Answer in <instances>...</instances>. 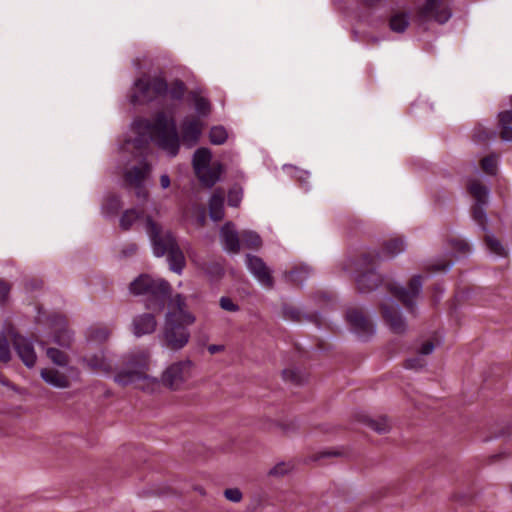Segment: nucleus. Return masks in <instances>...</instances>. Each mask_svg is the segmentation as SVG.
<instances>
[{
  "mask_svg": "<svg viewBox=\"0 0 512 512\" xmlns=\"http://www.w3.org/2000/svg\"><path fill=\"white\" fill-rule=\"evenodd\" d=\"M204 128V122L196 116H186L180 125L181 138L185 145L192 147L195 145Z\"/></svg>",
  "mask_w": 512,
  "mask_h": 512,
  "instance_id": "2eb2a0df",
  "label": "nucleus"
},
{
  "mask_svg": "<svg viewBox=\"0 0 512 512\" xmlns=\"http://www.w3.org/2000/svg\"><path fill=\"white\" fill-rule=\"evenodd\" d=\"M67 371L72 372V371H74V369H73L72 367H68V368H67Z\"/></svg>",
  "mask_w": 512,
  "mask_h": 512,
  "instance_id": "5fc2aeb1",
  "label": "nucleus"
},
{
  "mask_svg": "<svg viewBox=\"0 0 512 512\" xmlns=\"http://www.w3.org/2000/svg\"><path fill=\"white\" fill-rule=\"evenodd\" d=\"M141 213L137 208L126 210L120 218V227L123 230H128L134 222L140 219Z\"/></svg>",
  "mask_w": 512,
  "mask_h": 512,
  "instance_id": "c85d7f7f",
  "label": "nucleus"
},
{
  "mask_svg": "<svg viewBox=\"0 0 512 512\" xmlns=\"http://www.w3.org/2000/svg\"><path fill=\"white\" fill-rule=\"evenodd\" d=\"M299 465L294 460L280 461L272 466L267 476L270 478H292L297 476Z\"/></svg>",
  "mask_w": 512,
  "mask_h": 512,
  "instance_id": "412c9836",
  "label": "nucleus"
},
{
  "mask_svg": "<svg viewBox=\"0 0 512 512\" xmlns=\"http://www.w3.org/2000/svg\"><path fill=\"white\" fill-rule=\"evenodd\" d=\"M348 324L359 337H368L375 331L373 322L359 308H349L346 313Z\"/></svg>",
  "mask_w": 512,
  "mask_h": 512,
  "instance_id": "4468645a",
  "label": "nucleus"
},
{
  "mask_svg": "<svg viewBox=\"0 0 512 512\" xmlns=\"http://www.w3.org/2000/svg\"><path fill=\"white\" fill-rule=\"evenodd\" d=\"M434 348H435V345L431 341H425L424 343H422L418 349V353L420 356H417L415 358H411V359L407 360V364H406L407 368H410V369L422 368L425 363L422 360L421 356L431 354L433 352Z\"/></svg>",
  "mask_w": 512,
  "mask_h": 512,
  "instance_id": "393cba45",
  "label": "nucleus"
},
{
  "mask_svg": "<svg viewBox=\"0 0 512 512\" xmlns=\"http://www.w3.org/2000/svg\"><path fill=\"white\" fill-rule=\"evenodd\" d=\"M406 249V244L404 240L400 237H395L387 240L384 243L383 249L381 253L370 252L372 256H374L375 260L378 259H389L393 258Z\"/></svg>",
  "mask_w": 512,
  "mask_h": 512,
  "instance_id": "4be33fe9",
  "label": "nucleus"
},
{
  "mask_svg": "<svg viewBox=\"0 0 512 512\" xmlns=\"http://www.w3.org/2000/svg\"><path fill=\"white\" fill-rule=\"evenodd\" d=\"M220 240L225 251L237 253L240 249L239 234L232 222H227L220 230Z\"/></svg>",
  "mask_w": 512,
  "mask_h": 512,
  "instance_id": "6ab92c4d",
  "label": "nucleus"
},
{
  "mask_svg": "<svg viewBox=\"0 0 512 512\" xmlns=\"http://www.w3.org/2000/svg\"><path fill=\"white\" fill-rule=\"evenodd\" d=\"M53 330L52 342L61 346L69 347L72 341V332L66 327L65 319L62 316L54 315L50 319Z\"/></svg>",
  "mask_w": 512,
  "mask_h": 512,
  "instance_id": "a211bd4d",
  "label": "nucleus"
},
{
  "mask_svg": "<svg viewBox=\"0 0 512 512\" xmlns=\"http://www.w3.org/2000/svg\"><path fill=\"white\" fill-rule=\"evenodd\" d=\"M348 453L345 449L343 448H336V449H330V450H323L321 453H320V458H325V457H343V456H346Z\"/></svg>",
  "mask_w": 512,
  "mask_h": 512,
  "instance_id": "a19ab883",
  "label": "nucleus"
},
{
  "mask_svg": "<svg viewBox=\"0 0 512 512\" xmlns=\"http://www.w3.org/2000/svg\"><path fill=\"white\" fill-rule=\"evenodd\" d=\"M220 307L223 310L229 311V312H236L239 310V306L235 304L229 297H221L220 298Z\"/></svg>",
  "mask_w": 512,
  "mask_h": 512,
  "instance_id": "ea45409f",
  "label": "nucleus"
},
{
  "mask_svg": "<svg viewBox=\"0 0 512 512\" xmlns=\"http://www.w3.org/2000/svg\"><path fill=\"white\" fill-rule=\"evenodd\" d=\"M241 239L247 248H258L262 244L260 236L254 231H243Z\"/></svg>",
  "mask_w": 512,
  "mask_h": 512,
  "instance_id": "2f4dec72",
  "label": "nucleus"
},
{
  "mask_svg": "<svg viewBox=\"0 0 512 512\" xmlns=\"http://www.w3.org/2000/svg\"><path fill=\"white\" fill-rule=\"evenodd\" d=\"M151 353L148 349H134L124 357V368L115 375V382L121 386L135 385L136 388L154 393L164 385L170 390L180 391L187 387L194 377L195 364L190 359L172 362L162 372L160 379L148 374Z\"/></svg>",
  "mask_w": 512,
  "mask_h": 512,
  "instance_id": "f03ea898",
  "label": "nucleus"
},
{
  "mask_svg": "<svg viewBox=\"0 0 512 512\" xmlns=\"http://www.w3.org/2000/svg\"><path fill=\"white\" fill-rule=\"evenodd\" d=\"M10 291V286L3 280H0V299L3 300L7 297Z\"/></svg>",
  "mask_w": 512,
  "mask_h": 512,
  "instance_id": "c03bdc74",
  "label": "nucleus"
},
{
  "mask_svg": "<svg viewBox=\"0 0 512 512\" xmlns=\"http://www.w3.org/2000/svg\"><path fill=\"white\" fill-rule=\"evenodd\" d=\"M47 357L51 360V362L59 367H67L68 365V356L65 352L57 349V348H47L46 350Z\"/></svg>",
  "mask_w": 512,
  "mask_h": 512,
  "instance_id": "7c9ffc66",
  "label": "nucleus"
},
{
  "mask_svg": "<svg viewBox=\"0 0 512 512\" xmlns=\"http://www.w3.org/2000/svg\"><path fill=\"white\" fill-rule=\"evenodd\" d=\"M311 268L307 265H300L289 272V278L298 283H302L310 274Z\"/></svg>",
  "mask_w": 512,
  "mask_h": 512,
  "instance_id": "72a5a7b5",
  "label": "nucleus"
},
{
  "mask_svg": "<svg viewBox=\"0 0 512 512\" xmlns=\"http://www.w3.org/2000/svg\"><path fill=\"white\" fill-rule=\"evenodd\" d=\"M207 350H208V352L210 354H216L218 352L223 351L224 350V346L223 345L212 344V345L208 346Z\"/></svg>",
  "mask_w": 512,
  "mask_h": 512,
  "instance_id": "49530a36",
  "label": "nucleus"
},
{
  "mask_svg": "<svg viewBox=\"0 0 512 512\" xmlns=\"http://www.w3.org/2000/svg\"><path fill=\"white\" fill-rule=\"evenodd\" d=\"M120 198L116 195H108L102 204V213L104 216L109 217L117 214L121 208Z\"/></svg>",
  "mask_w": 512,
  "mask_h": 512,
  "instance_id": "cd10ccee",
  "label": "nucleus"
},
{
  "mask_svg": "<svg viewBox=\"0 0 512 512\" xmlns=\"http://www.w3.org/2000/svg\"><path fill=\"white\" fill-rule=\"evenodd\" d=\"M40 375L45 383L54 388L65 389L70 387L71 383L69 376L64 372H61L59 369L43 368Z\"/></svg>",
  "mask_w": 512,
  "mask_h": 512,
  "instance_id": "aec40b11",
  "label": "nucleus"
},
{
  "mask_svg": "<svg viewBox=\"0 0 512 512\" xmlns=\"http://www.w3.org/2000/svg\"><path fill=\"white\" fill-rule=\"evenodd\" d=\"M246 265L250 273L262 286L268 288L273 286V279L271 277L270 270L261 258L253 255H247Z\"/></svg>",
  "mask_w": 512,
  "mask_h": 512,
  "instance_id": "dca6fc26",
  "label": "nucleus"
},
{
  "mask_svg": "<svg viewBox=\"0 0 512 512\" xmlns=\"http://www.w3.org/2000/svg\"><path fill=\"white\" fill-rule=\"evenodd\" d=\"M242 199V191L240 188H233L228 193V204L237 207Z\"/></svg>",
  "mask_w": 512,
  "mask_h": 512,
  "instance_id": "4c0bfd02",
  "label": "nucleus"
},
{
  "mask_svg": "<svg viewBox=\"0 0 512 512\" xmlns=\"http://www.w3.org/2000/svg\"><path fill=\"white\" fill-rule=\"evenodd\" d=\"M186 298L176 294L168 302V311L159 340L162 347L172 350H182L190 340L187 326L195 323L196 317L186 309Z\"/></svg>",
  "mask_w": 512,
  "mask_h": 512,
  "instance_id": "20e7f679",
  "label": "nucleus"
},
{
  "mask_svg": "<svg viewBox=\"0 0 512 512\" xmlns=\"http://www.w3.org/2000/svg\"><path fill=\"white\" fill-rule=\"evenodd\" d=\"M468 191L476 202L473 210V218L482 226L483 230L486 231L484 224L487 221V217L483 206L487 203L489 190L479 179H472L468 182Z\"/></svg>",
  "mask_w": 512,
  "mask_h": 512,
  "instance_id": "9b49d317",
  "label": "nucleus"
},
{
  "mask_svg": "<svg viewBox=\"0 0 512 512\" xmlns=\"http://www.w3.org/2000/svg\"><path fill=\"white\" fill-rule=\"evenodd\" d=\"M380 312L394 333H403L406 330V322L402 317L398 304L389 297H384L380 301Z\"/></svg>",
  "mask_w": 512,
  "mask_h": 512,
  "instance_id": "f8f14e48",
  "label": "nucleus"
},
{
  "mask_svg": "<svg viewBox=\"0 0 512 512\" xmlns=\"http://www.w3.org/2000/svg\"><path fill=\"white\" fill-rule=\"evenodd\" d=\"M211 152L207 148H199L193 155V168L199 181L212 187L223 172V167L219 162H211Z\"/></svg>",
  "mask_w": 512,
  "mask_h": 512,
  "instance_id": "1a4fd4ad",
  "label": "nucleus"
},
{
  "mask_svg": "<svg viewBox=\"0 0 512 512\" xmlns=\"http://www.w3.org/2000/svg\"><path fill=\"white\" fill-rule=\"evenodd\" d=\"M128 353L122 356V367L118 370L114 367V361L112 358L108 357L104 351H99L97 353L86 355L83 357V364L92 370L94 373L99 375H111L114 373V376L118 373V371L122 370L124 366V357Z\"/></svg>",
  "mask_w": 512,
  "mask_h": 512,
  "instance_id": "ddd939ff",
  "label": "nucleus"
},
{
  "mask_svg": "<svg viewBox=\"0 0 512 512\" xmlns=\"http://www.w3.org/2000/svg\"><path fill=\"white\" fill-rule=\"evenodd\" d=\"M367 425L379 434L387 433L390 429L389 423L385 418L368 419Z\"/></svg>",
  "mask_w": 512,
  "mask_h": 512,
  "instance_id": "f704fd0d",
  "label": "nucleus"
},
{
  "mask_svg": "<svg viewBox=\"0 0 512 512\" xmlns=\"http://www.w3.org/2000/svg\"><path fill=\"white\" fill-rule=\"evenodd\" d=\"M130 292L134 295L147 296L146 308L160 312L164 309L170 285L163 279L142 274L131 282Z\"/></svg>",
  "mask_w": 512,
  "mask_h": 512,
  "instance_id": "0eeeda50",
  "label": "nucleus"
},
{
  "mask_svg": "<svg viewBox=\"0 0 512 512\" xmlns=\"http://www.w3.org/2000/svg\"><path fill=\"white\" fill-rule=\"evenodd\" d=\"M459 245V249L463 252H465L468 249V245L466 243L460 242Z\"/></svg>",
  "mask_w": 512,
  "mask_h": 512,
  "instance_id": "3c124183",
  "label": "nucleus"
},
{
  "mask_svg": "<svg viewBox=\"0 0 512 512\" xmlns=\"http://www.w3.org/2000/svg\"><path fill=\"white\" fill-rule=\"evenodd\" d=\"M157 328V320L152 313L136 315L131 323V331L137 338L152 334Z\"/></svg>",
  "mask_w": 512,
  "mask_h": 512,
  "instance_id": "f3484780",
  "label": "nucleus"
},
{
  "mask_svg": "<svg viewBox=\"0 0 512 512\" xmlns=\"http://www.w3.org/2000/svg\"><path fill=\"white\" fill-rule=\"evenodd\" d=\"M206 222V211L203 207L195 208V223L198 226H203Z\"/></svg>",
  "mask_w": 512,
  "mask_h": 512,
  "instance_id": "79ce46f5",
  "label": "nucleus"
},
{
  "mask_svg": "<svg viewBox=\"0 0 512 512\" xmlns=\"http://www.w3.org/2000/svg\"><path fill=\"white\" fill-rule=\"evenodd\" d=\"M417 16L420 23L434 20L443 24L451 18L452 12L449 4L445 0H426L425 3L419 7Z\"/></svg>",
  "mask_w": 512,
  "mask_h": 512,
  "instance_id": "9d476101",
  "label": "nucleus"
},
{
  "mask_svg": "<svg viewBox=\"0 0 512 512\" xmlns=\"http://www.w3.org/2000/svg\"><path fill=\"white\" fill-rule=\"evenodd\" d=\"M209 216L214 221H219L224 216V192L216 190L209 201Z\"/></svg>",
  "mask_w": 512,
  "mask_h": 512,
  "instance_id": "5701e85b",
  "label": "nucleus"
},
{
  "mask_svg": "<svg viewBox=\"0 0 512 512\" xmlns=\"http://www.w3.org/2000/svg\"><path fill=\"white\" fill-rule=\"evenodd\" d=\"M227 132L222 126H214L209 132L211 143L215 145L223 144L227 139Z\"/></svg>",
  "mask_w": 512,
  "mask_h": 512,
  "instance_id": "473e14b6",
  "label": "nucleus"
},
{
  "mask_svg": "<svg viewBox=\"0 0 512 512\" xmlns=\"http://www.w3.org/2000/svg\"><path fill=\"white\" fill-rule=\"evenodd\" d=\"M491 136H492V133H489V132H483V135L478 134L477 132L475 133V137L479 140H486V139L490 138Z\"/></svg>",
  "mask_w": 512,
  "mask_h": 512,
  "instance_id": "09e8293b",
  "label": "nucleus"
},
{
  "mask_svg": "<svg viewBox=\"0 0 512 512\" xmlns=\"http://www.w3.org/2000/svg\"><path fill=\"white\" fill-rule=\"evenodd\" d=\"M498 457H499V455H493V456L489 457V459H488V460H489L490 462H493V461H495Z\"/></svg>",
  "mask_w": 512,
  "mask_h": 512,
  "instance_id": "864d4df0",
  "label": "nucleus"
},
{
  "mask_svg": "<svg viewBox=\"0 0 512 512\" xmlns=\"http://www.w3.org/2000/svg\"><path fill=\"white\" fill-rule=\"evenodd\" d=\"M194 101V108L197 113L196 117H199L200 119L202 117H207L211 112V105L210 102L200 95H194L193 96Z\"/></svg>",
  "mask_w": 512,
  "mask_h": 512,
  "instance_id": "c756f323",
  "label": "nucleus"
},
{
  "mask_svg": "<svg viewBox=\"0 0 512 512\" xmlns=\"http://www.w3.org/2000/svg\"><path fill=\"white\" fill-rule=\"evenodd\" d=\"M283 169L287 171L289 174L297 177V179L304 185L306 180L310 177V173L308 171L299 170L291 165H284Z\"/></svg>",
  "mask_w": 512,
  "mask_h": 512,
  "instance_id": "e433bc0d",
  "label": "nucleus"
},
{
  "mask_svg": "<svg viewBox=\"0 0 512 512\" xmlns=\"http://www.w3.org/2000/svg\"><path fill=\"white\" fill-rule=\"evenodd\" d=\"M137 250V245L132 243V244H129L123 251L122 253L125 255V256H128V255H132L136 252Z\"/></svg>",
  "mask_w": 512,
  "mask_h": 512,
  "instance_id": "de8ad7c7",
  "label": "nucleus"
},
{
  "mask_svg": "<svg viewBox=\"0 0 512 512\" xmlns=\"http://www.w3.org/2000/svg\"><path fill=\"white\" fill-rule=\"evenodd\" d=\"M184 93L185 85L182 81L175 80L168 86L161 77L143 76L134 82L129 101L133 105L145 104L166 94L173 100H180Z\"/></svg>",
  "mask_w": 512,
  "mask_h": 512,
  "instance_id": "423d86ee",
  "label": "nucleus"
},
{
  "mask_svg": "<svg viewBox=\"0 0 512 512\" xmlns=\"http://www.w3.org/2000/svg\"><path fill=\"white\" fill-rule=\"evenodd\" d=\"M367 5L372 6L378 3L380 0H363Z\"/></svg>",
  "mask_w": 512,
  "mask_h": 512,
  "instance_id": "603ef678",
  "label": "nucleus"
},
{
  "mask_svg": "<svg viewBox=\"0 0 512 512\" xmlns=\"http://www.w3.org/2000/svg\"><path fill=\"white\" fill-rule=\"evenodd\" d=\"M484 240L486 248L491 254L497 257H506L508 255L507 249L493 233L487 232Z\"/></svg>",
  "mask_w": 512,
  "mask_h": 512,
  "instance_id": "a878e982",
  "label": "nucleus"
},
{
  "mask_svg": "<svg viewBox=\"0 0 512 512\" xmlns=\"http://www.w3.org/2000/svg\"><path fill=\"white\" fill-rule=\"evenodd\" d=\"M283 376L288 381L300 383L299 372L296 370H293V369L284 370Z\"/></svg>",
  "mask_w": 512,
  "mask_h": 512,
  "instance_id": "37998d69",
  "label": "nucleus"
},
{
  "mask_svg": "<svg viewBox=\"0 0 512 512\" xmlns=\"http://www.w3.org/2000/svg\"><path fill=\"white\" fill-rule=\"evenodd\" d=\"M145 230L151 241L153 254L156 257L167 255L170 269L180 274L185 266V257L174 235L164 231L151 217L145 218Z\"/></svg>",
  "mask_w": 512,
  "mask_h": 512,
  "instance_id": "39448f33",
  "label": "nucleus"
},
{
  "mask_svg": "<svg viewBox=\"0 0 512 512\" xmlns=\"http://www.w3.org/2000/svg\"><path fill=\"white\" fill-rule=\"evenodd\" d=\"M224 496L227 500L238 503L242 499V492L238 488H229L224 491Z\"/></svg>",
  "mask_w": 512,
  "mask_h": 512,
  "instance_id": "58836bf2",
  "label": "nucleus"
},
{
  "mask_svg": "<svg viewBox=\"0 0 512 512\" xmlns=\"http://www.w3.org/2000/svg\"><path fill=\"white\" fill-rule=\"evenodd\" d=\"M150 140H153L169 157L178 154L180 138L173 116L159 112L153 122L146 119L135 120L120 146L122 161H129L123 172L124 181L134 189L139 200H147L149 195L146 181L151 174L152 166L146 159V145Z\"/></svg>",
  "mask_w": 512,
  "mask_h": 512,
  "instance_id": "f257e3e1",
  "label": "nucleus"
},
{
  "mask_svg": "<svg viewBox=\"0 0 512 512\" xmlns=\"http://www.w3.org/2000/svg\"><path fill=\"white\" fill-rule=\"evenodd\" d=\"M375 262L376 260L371 253H364L356 262L347 261L343 268L349 273L356 274V285L361 293H370L383 286L393 297L401 301L407 309L413 311L416 299L422 290V277L420 275L414 276L409 281L408 286L403 287L388 277H382L375 270Z\"/></svg>",
  "mask_w": 512,
  "mask_h": 512,
  "instance_id": "7ed1b4c3",
  "label": "nucleus"
},
{
  "mask_svg": "<svg viewBox=\"0 0 512 512\" xmlns=\"http://www.w3.org/2000/svg\"><path fill=\"white\" fill-rule=\"evenodd\" d=\"M171 184L170 177L167 174L160 176V185L163 189H167Z\"/></svg>",
  "mask_w": 512,
  "mask_h": 512,
  "instance_id": "a18cd8bd",
  "label": "nucleus"
},
{
  "mask_svg": "<svg viewBox=\"0 0 512 512\" xmlns=\"http://www.w3.org/2000/svg\"><path fill=\"white\" fill-rule=\"evenodd\" d=\"M111 333V328L106 325H93L87 330V339L92 343H102L110 337Z\"/></svg>",
  "mask_w": 512,
  "mask_h": 512,
  "instance_id": "b1692460",
  "label": "nucleus"
},
{
  "mask_svg": "<svg viewBox=\"0 0 512 512\" xmlns=\"http://www.w3.org/2000/svg\"><path fill=\"white\" fill-rule=\"evenodd\" d=\"M481 167L485 173L494 175L497 171V157L490 155L483 158L481 161Z\"/></svg>",
  "mask_w": 512,
  "mask_h": 512,
  "instance_id": "c9c22d12",
  "label": "nucleus"
},
{
  "mask_svg": "<svg viewBox=\"0 0 512 512\" xmlns=\"http://www.w3.org/2000/svg\"><path fill=\"white\" fill-rule=\"evenodd\" d=\"M9 340L13 342L15 351L22 362L29 368L36 364L37 355L30 339L8 331L5 336H0V361L8 362L11 358Z\"/></svg>",
  "mask_w": 512,
  "mask_h": 512,
  "instance_id": "6e6552de",
  "label": "nucleus"
},
{
  "mask_svg": "<svg viewBox=\"0 0 512 512\" xmlns=\"http://www.w3.org/2000/svg\"><path fill=\"white\" fill-rule=\"evenodd\" d=\"M409 25V15L405 12L394 13L389 22L390 29L396 33H403Z\"/></svg>",
  "mask_w": 512,
  "mask_h": 512,
  "instance_id": "bb28decb",
  "label": "nucleus"
},
{
  "mask_svg": "<svg viewBox=\"0 0 512 512\" xmlns=\"http://www.w3.org/2000/svg\"><path fill=\"white\" fill-rule=\"evenodd\" d=\"M451 266H452L451 264H449V263H445V264L437 265V266L435 267V269H436V270H439V271H447V270H449V269H450V267H451Z\"/></svg>",
  "mask_w": 512,
  "mask_h": 512,
  "instance_id": "8fccbe9b",
  "label": "nucleus"
}]
</instances>
